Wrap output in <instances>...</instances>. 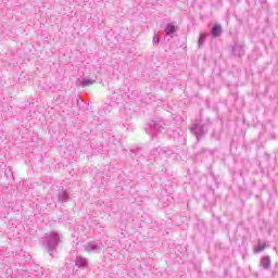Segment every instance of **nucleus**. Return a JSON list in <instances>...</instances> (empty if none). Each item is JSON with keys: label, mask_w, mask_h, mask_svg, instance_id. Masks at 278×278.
<instances>
[{"label": "nucleus", "mask_w": 278, "mask_h": 278, "mask_svg": "<svg viewBox=\"0 0 278 278\" xmlns=\"http://www.w3.org/2000/svg\"><path fill=\"white\" fill-rule=\"evenodd\" d=\"M62 242V235L55 231H51L45 237L46 251L51 257H54L58 253V245Z\"/></svg>", "instance_id": "obj_1"}, {"label": "nucleus", "mask_w": 278, "mask_h": 278, "mask_svg": "<svg viewBox=\"0 0 278 278\" xmlns=\"http://www.w3.org/2000/svg\"><path fill=\"white\" fill-rule=\"evenodd\" d=\"M192 134H194L197 140L201 139V136L205 134V127L201 124H194V126L191 128Z\"/></svg>", "instance_id": "obj_2"}, {"label": "nucleus", "mask_w": 278, "mask_h": 278, "mask_svg": "<svg viewBox=\"0 0 278 278\" xmlns=\"http://www.w3.org/2000/svg\"><path fill=\"white\" fill-rule=\"evenodd\" d=\"M84 251H86V253H100L101 248L98 244H96L94 242H87L84 245Z\"/></svg>", "instance_id": "obj_3"}, {"label": "nucleus", "mask_w": 278, "mask_h": 278, "mask_svg": "<svg viewBox=\"0 0 278 278\" xmlns=\"http://www.w3.org/2000/svg\"><path fill=\"white\" fill-rule=\"evenodd\" d=\"M164 122L159 121V122H151L149 124L150 129H152V131H157L159 134H164Z\"/></svg>", "instance_id": "obj_4"}, {"label": "nucleus", "mask_w": 278, "mask_h": 278, "mask_svg": "<svg viewBox=\"0 0 278 278\" xmlns=\"http://www.w3.org/2000/svg\"><path fill=\"white\" fill-rule=\"evenodd\" d=\"M94 84V80L91 78H77L76 79V86L80 88H87V86H92Z\"/></svg>", "instance_id": "obj_5"}, {"label": "nucleus", "mask_w": 278, "mask_h": 278, "mask_svg": "<svg viewBox=\"0 0 278 278\" xmlns=\"http://www.w3.org/2000/svg\"><path fill=\"white\" fill-rule=\"evenodd\" d=\"M75 266L78 268H88V258L83 256H76Z\"/></svg>", "instance_id": "obj_6"}, {"label": "nucleus", "mask_w": 278, "mask_h": 278, "mask_svg": "<svg viewBox=\"0 0 278 278\" xmlns=\"http://www.w3.org/2000/svg\"><path fill=\"white\" fill-rule=\"evenodd\" d=\"M165 35L166 36H170V38H173V36H175V33L177 31V27L175 24L173 23H168L166 26H165Z\"/></svg>", "instance_id": "obj_7"}, {"label": "nucleus", "mask_w": 278, "mask_h": 278, "mask_svg": "<svg viewBox=\"0 0 278 278\" xmlns=\"http://www.w3.org/2000/svg\"><path fill=\"white\" fill-rule=\"evenodd\" d=\"M223 34V27L219 24H216L212 28L213 38H218Z\"/></svg>", "instance_id": "obj_8"}, {"label": "nucleus", "mask_w": 278, "mask_h": 278, "mask_svg": "<svg viewBox=\"0 0 278 278\" xmlns=\"http://www.w3.org/2000/svg\"><path fill=\"white\" fill-rule=\"evenodd\" d=\"M232 53L235 55H239V58H240V56L244 55V49L241 46H235L232 48Z\"/></svg>", "instance_id": "obj_9"}, {"label": "nucleus", "mask_w": 278, "mask_h": 278, "mask_svg": "<svg viewBox=\"0 0 278 278\" xmlns=\"http://www.w3.org/2000/svg\"><path fill=\"white\" fill-rule=\"evenodd\" d=\"M261 264H262L263 268H265V269L270 268V257L269 256H264L261 260Z\"/></svg>", "instance_id": "obj_10"}, {"label": "nucleus", "mask_w": 278, "mask_h": 278, "mask_svg": "<svg viewBox=\"0 0 278 278\" xmlns=\"http://www.w3.org/2000/svg\"><path fill=\"white\" fill-rule=\"evenodd\" d=\"M168 149L167 148H156L153 150V155H166Z\"/></svg>", "instance_id": "obj_11"}, {"label": "nucleus", "mask_w": 278, "mask_h": 278, "mask_svg": "<svg viewBox=\"0 0 278 278\" xmlns=\"http://www.w3.org/2000/svg\"><path fill=\"white\" fill-rule=\"evenodd\" d=\"M58 197L61 203H66V201H68V193H66V191L59 192Z\"/></svg>", "instance_id": "obj_12"}, {"label": "nucleus", "mask_w": 278, "mask_h": 278, "mask_svg": "<svg viewBox=\"0 0 278 278\" xmlns=\"http://www.w3.org/2000/svg\"><path fill=\"white\" fill-rule=\"evenodd\" d=\"M205 38H207V34L201 33V34H200V38H199V41H198L199 47H202V45H203Z\"/></svg>", "instance_id": "obj_13"}, {"label": "nucleus", "mask_w": 278, "mask_h": 278, "mask_svg": "<svg viewBox=\"0 0 278 278\" xmlns=\"http://www.w3.org/2000/svg\"><path fill=\"white\" fill-rule=\"evenodd\" d=\"M266 247H268L266 243H264V244H258V245L255 248V252H256V253H262V251H264V249H266Z\"/></svg>", "instance_id": "obj_14"}, {"label": "nucleus", "mask_w": 278, "mask_h": 278, "mask_svg": "<svg viewBox=\"0 0 278 278\" xmlns=\"http://www.w3.org/2000/svg\"><path fill=\"white\" fill-rule=\"evenodd\" d=\"M112 101H114V103H121L123 96H112Z\"/></svg>", "instance_id": "obj_15"}, {"label": "nucleus", "mask_w": 278, "mask_h": 278, "mask_svg": "<svg viewBox=\"0 0 278 278\" xmlns=\"http://www.w3.org/2000/svg\"><path fill=\"white\" fill-rule=\"evenodd\" d=\"M153 45H160V36H157V34L153 36Z\"/></svg>", "instance_id": "obj_16"}]
</instances>
